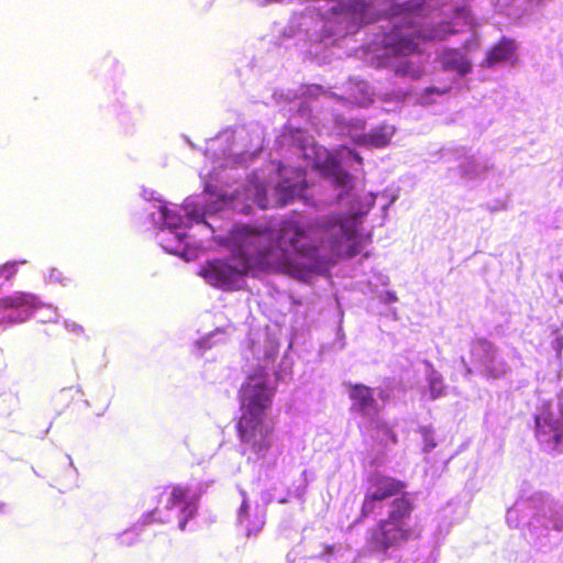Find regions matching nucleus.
I'll return each instance as SVG.
<instances>
[{"instance_id": "20", "label": "nucleus", "mask_w": 563, "mask_h": 563, "mask_svg": "<svg viewBox=\"0 0 563 563\" xmlns=\"http://www.w3.org/2000/svg\"><path fill=\"white\" fill-rule=\"evenodd\" d=\"M24 263H26V262L21 261V264H24ZM19 264H20V262L12 261V262H7V263L0 265V278H2L4 280H11L18 272Z\"/></svg>"}, {"instance_id": "14", "label": "nucleus", "mask_w": 563, "mask_h": 563, "mask_svg": "<svg viewBox=\"0 0 563 563\" xmlns=\"http://www.w3.org/2000/svg\"><path fill=\"white\" fill-rule=\"evenodd\" d=\"M296 181L290 183L284 179L274 188L275 203L274 207H284L289 203L295 197L300 196L307 188L305 173L301 169L295 172Z\"/></svg>"}, {"instance_id": "5", "label": "nucleus", "mask_w": 563, "mask_h": 563, "mask_svg": "<svg viewBox=\"0 0 563 563\" xmlns=\"http://www.w3.org/2000/svg\"><path fill=\"white\" fill-rule=\"evenodd\" d=\"M275 393L263 369L249 375L239 390L241 416H268Z\"/></svg>"}, {"instance_id": "11", "label": "nucleus", "mask_w": 563, "mask_h": 563, "mask_svg": "<svg viewBox=\"0 0 563 563\" xmlns=\"http://www.w3.org/2000/svg\"><path fill=\"white\" fill-rule=\"evenodd\" d=\"M347 387L352 411L367 419L378 416L379 406L372 388L363 384H347Z\"/></svg>"}, {"instance_id": "19", "label": "nucleus", "mask_w": 563, "mask_h": 563, "mask_svg": "<svg viewBox=\"0 0 563 563\" xmlns=\"http://www.w3.org/2000/svg\"><path fill=\"white\" fill-rule=\"evenodd\" d=\"M189 489L181 485H175L170 489L169 498L167 501V508H174L186 503Z\"/></svg>"}, {"instance_id": "16", "label": "nucleus", "mask_w": 563, "mask_h": 563, "mask_svg": "<svg viewBox=\"0 0 563 563\" xmlns=\"http://www.w3.org/2000/svg\"><path fill=\"white\" fill-rule=\"evenodd\" d=\"M366 0H349L334 8L335 13L345 14L357 23H363L367 11Z\"/></svg>"}, {"instance_id": "3", "label": "nucleus", "mask_w": 563, "mask_h": 563, "mask_svg": "<svg viewBox=\"0 0 563 563\" xmlns=\"http://www.w3.org/2000/svg\"><path fill=\"white\" fill-rule=\"evenodd\" d=\"M231 250L251 269L254 266L272 264L279 258L275 246V231L265 228L243 225L231 233Z\"/></svg>"}, {"instance_id": "17", "label": "nucleus", "mask_w": 563, "mask_h": 563, "mask_svg": "<svg viewBox=\"0 0 563 563\" xmlns=\"http://www.w3.org/2000/svg\"><path fill=\"white\" fill-rule=\"evenodd\" d=\"M443 59L446 68L455 69L460 74H466L471 70V64L459 49H445Z\"/></svg>"}, {"instance_id": "9", "label": "nucleus", "mask_w": 563, "mask_h": 563, "mask_svg": "<svg viewBox=\"0 0 563 563\" xmlns=\"http://www.w3.org/2000/svg\"><path fill=\"white\" fill-rule=\"evenodd\" d=\"M43 307L40 298L27 291H16L0 298V324L23 322L34 310Z\"/></svg>"}, {"instance_id": "12", "label": "nucleus", "mask_w": 563, "mask_h": 563, "mask_svg": "<svg viewBox=\"0 0 563 563\" xmlns=\"http://www.w3.org/2000/svg\"><path fill=\"white\" fill-rule=\"evenodd\" d=\"M517 49V42L514 38L504 36L487 49L482 66L493 68L506 63L514 65L518 60Z\"/></svg>"}, {"instance_id": "4", "label": "nucleus", "mask_w": 563, "mask_h": 563, "mask_svg": "<svg viewBox=\"0 0 563 563\" xmlns=\"http://www.w3.org/2000/svg\"><path fill=\"white\" fill-rule=\"evenodd\" d=\"M276 422L268 416H240L235 423L243 454L255 459L266 457L274 444Z\"/></svg>"}, {"instance_id": "1", "label": "nucleus", "mask_w": 563, "mask_h": 563, "mask_svg": "<svg viewBox=\"0 0 563 563\" xmlns=\"http://www.w3.org/2000/svg\"><path fill=\"white\" fill-rule=\"evenodd\" d=\"M354 233L355 217L349 214H332L307 227L296 220H284L275 233V246L279 257L290 249L302 256L314 258L319 245L312 243V239L318 238L320 245L327 244L335 251L343 242L352 240Z\"/></svg>"}, {"instance_id": "10", "label": "nucleus", "mask_w": 563, "mask_h": 563, "mask_svg": "<svg viewBox=\"0 0 563 563\" xmlns=\"http://www.w3.org/2000/svg\"><path fill=\"white\" fill-rule=\"evenodd\" d=\"M472 361L482 367L487 378H500L507 373V364L497 361V347L485 338L475 339L471 344Z\"/></svg>"}, {"instance_id": "24", "label": "nucleus", "mask_w": 563, "mask_h": 563, "mask_svg": "<svg viewBox=\"0 0 563 563\" xmlns=\"http://www.w3.org/2000/svg\"><path fill=\"white\" fill-rule=\"evenodd\" d=\"M555 342H556V347H558L559 352H561V350L563 349V336L562 335L558 336Z\"/></svg>"}, {"instance_id": "15", "label": "nucleus", "mask_w": 563, "mask_h": 563, "mask_svg": "<svg viewBox=\"0 0 563 563\" xmlns=\"http://www.w3.org/2000/svg\"><path fill=\"white\" fill-rule=\"evenodd\" d=\"M317 167L321 176L330 180L336 188L347 190L353 187L352 176L341 167L336 159L328 158L323 164H318Z\"/></svg>"}, {"instance_id": "7", "label": "nucleus", "mask_w": 563, "mask_h": 563, "mask_svg": "<svg viewBox=\"0 0 563 563\" xmlns=\"http://www.w3.org/2000/svg\"><path fill=\"white\" fill-rule=\"evenodd\" d=\"M250 268L232 252L229 260H212L201 266L199 274L212 286L231 290L249 273Z\"/></svg>"}, {"instance_id": "8", "label": "nucleus", "mask_w": 563, "mask_h": 563, "mask_svg": "<svg viewBox=\"0 0 563 563\" xmlns=\"http://www.w3.org/2000/svg\"><path fill=\"white\" fill-rule=\"evenodd\" d=\"M406 483L391 476L374 472L367 478V487L361 507L363 518L374 514L377 505L384 500L400 494L406 488Z\"/></svg>"}, {"instance_id": "23", "label": "nucleus", "mask_w": 563, "mask_h": 563, "mask_svg": "<svg viewBox=\"0 0 563 563\" xmlns=\"http://www.w3.org/2000/svg\"><path fill=\"white\" fill-rule=\"evenodd\" d=\"M350 155L353 157L354 161H356L358 164L363 163V158L360 156V154L355 151H351Z\"/></svg>"}, {"instance_id": "21", "label": "nucleus", "mask_w": 563, "mask_h": 563, "mask_svg": "<svg viewBox=\"0 0 563 563\" xmlns=\"http://www.w3.org/2000/svg\"><path fill=\"white\" fill-rule=\"evenodd\" d=\"M376 429L387 437L393 444L398 442V438L393 429L386 422H378Z\"/></svg>"}, {"instance_id": "25", "label": "nucleus", "mask_w": 563, "mask_h": 563, "mask_svg": "<svg viewBox=\"0 0 563 563\" xmlns=\"http://www.w3.org/2000/svg\"><path fill=\"white\" fill-rule=\"evenodd\" d=\"M163 214H164L165 220L168 222V224H169V225H176V222H175V221H173L172 219H170V220L168 219V216H167V213L165 212V208L163 209Z\"/></svg>"}, {"instance_id": "13", "label": "nucleus", "mask_w": 563, "mask_h": 563, "mask_svg": "<svg viewBox=\"0 0 563 563\" xmlns=\"http://www.w3.org/2000/svg\"><path fill=\"white\" fill-rule=\"evenodd\" d=\"M537 438L542 443L555 449L563 440V421L545 412L536 417Z\"/></svg>"}, {"instance_id": "6", "label": "nucleus", "mask_w": 563, "mask_h": 563, "mask_svg": "<svg viewBox=\"0 0 563 563\" xmlns=\"http://www.w3.org/2000/svg\"><path fill=\"white\" fill-rule=\"evenodd\" d=\"M437 30L417 27L411 23L395 25L384 35V47L395 55L408 56L419 51L420 42L441 41Z\"/></svg>"}, {"instance_id": "2", "label": "nucleus", "mask_w": 563, "mask_h": 563, "mask_svg": "<svg viewBox=\"0 0 563 563\" xmlns=\"http://www.w3.org/2000/svg\"><path fill=\"white\" fill-rule=\"evenodd\" d=\"M413 511V504L405 493L395 498L386 519L380 520L372 530L371 549L386 553L391 548H398L415 536V529L408 523Z\"/></svg>"}, {"instance_id": "18", "label": "nucleus", "mask_w": 563, "mask_h": 563, "mask_svg": "<svg viewBox=\"0 0 563 563\" xmlns=\"http://www.w3.org/2000/svg\"><path fill=\"white\" fill-rule=\"evenodd\" d=\"M357 142L358 144L379 148L389 143V136L383 129H374L367 134L362 135Z\"/></svg>"}, {"instance_id": "22", "label": "nucleus", "mask_w": 563, "mask_h": 563, "mask_svg": "<svg viewBox=\"0 0 563 563\" xmlns=\"http://www.w3.org/2000/svg\"><path fill=\"white\" fill-rule=\"evenodd\" d=\"M397 73L404 76H410L412 79H418L422 75V70L420 69L410 70L409 64L399 66Z\"/></svg>"}]
</instances>
